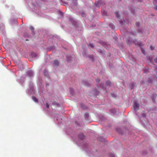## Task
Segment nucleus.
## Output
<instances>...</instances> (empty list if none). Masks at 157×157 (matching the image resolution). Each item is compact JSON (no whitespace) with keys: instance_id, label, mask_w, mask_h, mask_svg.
<instances>
[{"instance_id":"obj_21","label":"nucleus","mask_w":157,"mask_h":157,"mask_svg":"<svg viewBox=\"0 0 157 157\" xmlns=\"http://www.w3.org/2000/svg\"><path fill=\"white\" fill-rule=\"evenodd\" d=\"M142 52L144 54V53H145L144 50H142Z\"/></svg>"},{"instance_id":"obj_16","label":"nucleus","mask_w":157,"mask_h":157,"mask_svg":"<svg viewBox=\"0 0 157 157\" xmlns=\"http://www.w3.org/2000/svg\"><path fill=\"white\" fill-rule=\"evenodd\" d=\"M153 3L154 4H157V0H154Z\"/></svg>"},{"instance_id":"obj_13","label":"nucleus","mask_w":157,"mask_h":157,"mask_svg":"<svg viewBox=\"0 0 157 157\" xmlns=\"http://www.w3.org/2000/svg\"><path fill=\"white\" fill-rule=\"evenodd\" d=\"M32 57H33H33L34 58H35L37 56L36 55L35 53H32Z\"/></svg>"},{"instance_id":"obj_26","label":"nucleus","mask_w":157,"mask_h":157,"mask_svg":"<svg viewBox=\"0 0 157 157\" xmlns=\"http://www.w3.org/2000/svg\"><path fill=\"white\" fill-rule=\"evenodd\" d=\"M144 71L145 73H146V72H145V71Z\"/></svg>"},{"instance_id":"obj_28","label":"nucleus","mask_w":157,"mask_h":157,"mask_svg":"<svg viewBox=\"0 0 157 157\" xmlns=\"http://www.w3.org/2000/svg\"><path fill=\"white\" fill-rule=\"evenodd\" d=\"M102 88L103 89V87L102 86Z\"/></svg>"},{"instance_id":"obj_17","label":"nucleus","mask_w":157,"mask_h":157,"mask_svg":"<svg viewBox=\"0 0 157 157\" xmlns=\"http://www.w3.org/2000/svg\"><path fill=\"white\" fill-rule=\"evenodd\" d=\"M45 106L47 108H48L49 107V105L48 103H46L45 104Z\"/></svg>"},{"instance_id":"obj_22","label":"nucleus","mask_w":157,"mask_h":157,"mask_svg":"<svg viewBox=\"0 0 157 157\" xmlns=\"http://www.w3.org/2000/svg\"><path fill=\"white\" fill-rule=\"evenodd\" d=\"M136 32L134 31V32L133 33V35H134L136 34Z\"/></svg>"},{"instance_id":"obj_20","label":"nucleus","mask_w":157,"mask_h":157,"mask_svg":"<svg viewBox=\"0 0 157 157\" xmlns=\"http://www.w3.org/2000/svg\"><path fill=\"white\" fill-rule=\"evenodd\" d=\"M154 60H155V63H157V58H156Z\"/></svg>"},{"instance_id":"obj_23","label":"nucleus","mask_w":157,"mask_h":157,"mask_svg":"<svg viewBox=\"0 0 157 157\" xmlns=\"http://www.w3.org/2000/svg\"><path fill=\"white\" fill-rule=\"evenodd\" d=\"M155 9L157 10V5L155 6Z\"/></svg>"},{"instance_id":"obj_3","label":"nucleus","mask_w":157,"mask_h":157,"mask_svg":"<svg viewBox=\"0 0 157 157\" xmlns=\"http://www.w3.org/2000/svg\"><path fill=\"white\" fill-rule=\"evenodd\" d=\"M33 72L31 70L28 71L26 73V75L29 77H31L33 76Z\"/></svg>"},{"instance_id":"obj_25","label":"nucleus","mask_w":157,"mask_h":157,"mask_svg":"<svg viewBox=\"0 0 157 157\" xmlns=\"http://www.w3.org/2000/svg\"><path fill=\"white\" fill-rule=\"evenodd\" d=\"M147 72H148L149 69H147Z\"/></svg>"},{"instance_id":"obj_8","label":"nucleus","mask_w":157,"mask_h":157,"mask_svg":"<svg viewBox=\"0 0 157 157\" xmlns=\"http://www.w3.org/2000/svg\"><path fill=\"white\" fill-rule=\"evenodd\" d=\"M119 22L121 25H123L125 23V21L123 19V20L119 21Z\"/></svg>"},{"instance_id":"obj_14","label":"nucleus","mask_w":157,"mask_h":157,"mask_svg":"<svg viewBox=\"0 0 157 157\" xmlns=\"http://www.w3.org/2000/svg\"><path fill=\"white\" fill-rule=\"evenodd\" d=\"M88 46L89 47H91L92 48H93L94 47V45L93 44H90Z\"/></svg>"},{"instance_id":"obj_5","label":"nucleus","mask_w":157,"mask_h":157,"mask_svg":"<svg viewBox=\"0 0 157 157\" xmlns=\"http://www.w3.org/2000/svg\"><path fill=\"white\" fill-rule=\"evenodd\" d=\"M78 137L81 139L83 140L84 138V136L82 133H81L79 135Z\"/></svg>"},{"instance_id":"obj_12","label":"nucleus","mask_w":157,"mask_h":157,"mask_svg":"<svg viewBox=\"0 0 157 157\" xmlns=\"http://www.w3.org/2000/svg\"><path fill=\"white\" fill-rule=\"evenodd\" d=\"M82 17H86V15L85 13L83 12L82 13Z\"/></svg>"},{"instance_id":"obj_6","label":"nucleus","mask_w":157,"mask_h":157,"mask_svg":"<svg viewBox=\"0 0 157 157\" xmlns=\"http://www.w3.org/2000/svg\"><path fill=\"white\" fill-rule=\"evenodd\" d=\"M115 14L117 18L119 19L120 17L119 12L117 11L115 12Z\"/></svg>"},{"instance_id":"obj_7","label":"nucleus","mask_w":157,"mask_h":157,"mask_svg":"<svg viewBox=\"0 0 157 157\" xmlns=\"http://www.w3.org/2000/svg\"><path fill=\"white\" fill-rule=\"evenodd\" d=\"M32 99L35 102H37L38 101L37 99L34 96L32 97Z\"/></svg>"},{"instance_id":"obj_9","label":"nucleus","mask_w":157,"mask_h":157,"mask_svg":"<svg viewBox=\"0 0 157 157\" xmlns=\"http://www.w3.org/2000/svg\"><path fill=\"white\" fill-rule=\"evenodd\" d=\"M111 84V82L109 81H107L106 82V84L107 85H108L109 86H110Z\"/></svg>"},{"instance_id":"obj_10","label":"nucleus","mask_w":157,"mask_h":157,"mask_svg":"<svg viewBox=\"0 0 157 157\" xmlns=\"http://www.w3.org/2000/svg\"><path fill=\"white\" fill-rule=\"evenodd\" d=\"M136 25L137 27H139L140 26V22H136Z\"/></svg>"},{"instance_id":"obj_1","label":"nucleus","mask_w":157,"mask_h":157,"mask_svg":"<svg viewBox=\"0 0 157 157\" xmlns=\"http://www.w3.org/2000/svg\"><path fill=\"white\" fill-rule=\"evenodd\" d=\"M134 43L136 45H138L140 47L141 46V43L140 41H137L136 40H133L132 39L129 38L128 40V44L129 43V44H131L132 43Z\"/></svg>"},{"instance_id":"obj_4","label":"nucleus","mask_w":157,"mask_h":157,"mask_svg":"<svg viewBox=\"0 0 157 157\" xmlns=\"http://www.w3.org/2000/svg\"><path fill=\"white\" fill-rule=\"evenodd\" d=\"M53 65L56 66H58L59 64V62L58 60L56 59L54 61Z\"/></svg>"},{"instance_id":"obj_15","label":"nucleus","mask_w":157,"mask_h":157,"mask_svg":"<svg viewBox=\"0 0 157 157\" xmlns=\"http://www.w3.org/2000/svg\"><path fill=\"white\" fill-rule=\"evenodd\" d=\"M150 48L151 50H153L154 49L155 47L154 46H152L151 45L150 46Z\"/></svg>"},{"instance_id":"obj_19","label":"nucleus","mask_w":157,"mask_h":157,"mask_svg":"<svg viewBox=\"0 0 157 157\" xmlns=\"http://www.w3.org/2000/svg\"><path fill=\"white\" fill-rule=\"evenodd\" d=\"M29 29L32 31L34 30V28L32 27H30Z\"/></svg>"},{"instance_id":"obj_24","label":"nucleus","mask_w":157,"mask_h":157,"mask_svg":"<svg viewBox=\"0 0 157 157\" xmlns=\"http://www.w3.org/2000/svg\"><path fill=\"white\" fill-rule=\"evenodd\" d=\"M138 32H139V33H140V29H138Z\"/></svg>"},{"instance_id":"obj_11","label":"nucleus","mask_w":157,"mask_h":157,"mask_svg":"<svg viewBox=\"0 0 157 157\" xmlns=\"http://www.w3.org/2000/svg\"><path fill=\"white\" fill-rule=\"evenodd\" d=\"M89 117V116L88 115V114H85V119L86 120H87L89 118L88 117Z\"/></svg>"},{"instance_id":"obj_2","label":"nucleus","mask_w":157,"mask_h":157,"mask_svg":"<svg viewBox=\"0 0 157 157\" xmlns=\"http://www.w3.org/2000/svg\"><path fill=\"white\" fill-rule=\"evenodd\" d=\"M140 105L137 102H135L134 104V108L135 111H137L139 109Z\"/></svg>"},{"instance_id":"obj_18","label":"nucleus","mask_w":157,"mask_h":157,"mask_svg":"<svg viewBox=\"0 0 157 157\" xmlns=\"http://www.w3.org/2000/svg\"><path fill=\"white\" fill-rule=\"evenodd\" d=\"M100 79L99 78H97L96 79V81L97 82H99L100 81Z\"/></svg>"},{"instance_id":"obj_27","label":"nucleus","mask_w":157,"mask_h":157,"mask_svg":"<svg viewBox=\"0 0 157 157\" xmlns=\"http://www.w3.org/2000/svg\"><path fill=\"white\" fill-rule=\"evenodd\" d=\"M95 5H96V3H95Z\"/></svg>"}]
</instances>
